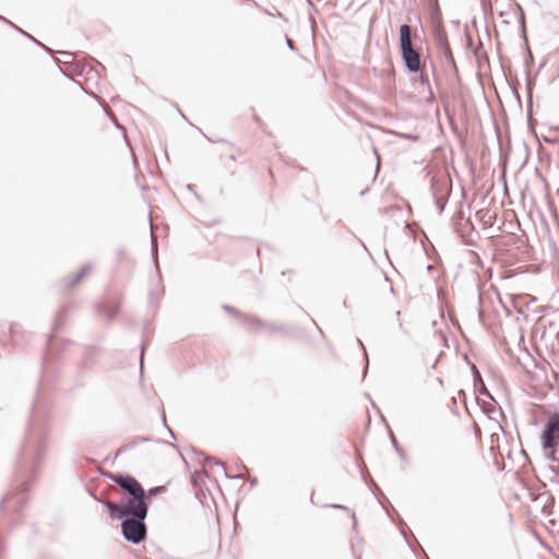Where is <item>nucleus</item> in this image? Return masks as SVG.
I'll list each match as a JSON object with an SVG mask.
<instances>
[{
	"label": "nucleus",
	"instance_id": "f257e3e1",
	"mask_svg": "<svg viewBox=\"0 0 559 559\" xmlns=\"http://www.w3.org/2000/svg\"><path fill=\"white\" fill-rule=\"evenodd\" d=\"M104 506L110 518L121 519V533L127 542L138 545L146 538L145 519L148 506L136 504L118 509L111 501H105Z\"/></svg>",
	"mask_w": 559,
	"mask_h": 559
},
{
	"label": "nucleus",
	"instance_id": "f03ea898",
	"mask_svg": "<svg viewBox=\"0 0 559 559\" xmlns=\"http://www.w3.org/2000/svg\"><path fill=\"white\" fill-rule=\"evenodd\" d=\"M399 51L409 73L421 72L420 53L413 45L412 27L408 24H402L399 27Z\"/></svg>",
	"mask_w": 559,
	"mask_h": 559
},
{
	"label": "nucleus",
	"instance_id": "7ed1b4c3",
	"mask_svg": "<svg viewBox=\"0 0 559 559\" xmlns=\"http://www.w3.org/2000/svg\"><path fill=\"white\" fill-rule=\"evenodd\" d=\"M115 483L128 493L127 498H122L119 502H112L118 509L136 504L148 506L143 486L133 476L117 475Z\"/></svg>",
	"mask_w": 559,
	"mask_h": 559
},
{
	"label": "nucleus",
	"instance_id": "20e7f679",
	"mask_svg": "<svg viewBox=\"0 0 559 559\" xmlns=\"http://www.w3.org/2000/svg\"><path fill=\"white\" fill-rule=\"evenodd\" d=\"M540 447L543 450L558 449L559 447V412L548 415L540 433Z\"/></svg>",
	"mask_w": 559,
	"mask_h": 559
},
{
	"label": "nucleus",
	"instance_id": "39448f33",
	"mask_svg": "<svg viewBox=\"0 0 559 559\" xmlns=\"http://www.w3.org/2000/svg\"><path fill=\"white\" fill-rule=\"evenodd\" d=\"M430 190L433 195L435 204L441 213L444 210L448 197L450 194V186L444 180L432 179Z\"/></svg>",
	"mask_w": 559,
	"mask_h": 559
},
{
	"label": "nucleus",
	"instance_id": "423d86ee",
	"mask_svg": "<svg viewBox=\"0 0 559 559\" xmlns=\"http://www.w3.org/2000/svg\"><path fill=\"white\" fill-rule=\"evenodd\" d=\"M93 271L92 264H85L80 271L73 275L63 277L59 283L58 287L60 290H70L76 286L85 276L91 274Z\"/></svg>",
	"mask_w": 559,
	"mask_h": 559
},
{
	"label": "nucleus",
	"instance_id": "0eeeda50",
	"mask_svg": "<svg viewBox=\"0 0 559 559\" xmlns=\"http://www.w3.org/2000/svg\"><path fill=\"white\" fill-rule=\"evenodd\" d=\"M93 271L92 264H85L80 271L73 275L63 277L59 283L58 287L60 290H70L76 286L85 276L91 274Z\"/></svg>",
	"mask_w": 559,
	"mask_h": 559
},
{
	"label": "nucleus",
	"instance_id": "6e6552de",
	"mask_svg": "<svg viewBox=\"0 0 559 559\" xmlns=\"http://www.w3.org/2000/svg\"><path fill=\"white\" fill-rule=\"evenodd\" d=\"M95 308L99 313L111 320L115 318L119 310V302L112 299H108L103 302H97Z\"/></svg>",
	"mask_w": 559,
	"mask_h": 559
},
{
	"label": "nucleus",
	"instance_id": "1a4fd4ad",
	"mask_svg": "<svg viewBox=\"0 0 559 559\" xmlns=\"http://www.w3.org/2000/svg\"><path fill=\"white\" fill-rule=\"evenodd\" d=\"M243 323L250 330L265 329L266 324L255 317H246Z\"/></svg>",
	"mask_w": 559,
	"mask_h": 559
},
{
	"label": "nucleus",
	"instance_id": "9d476101",
	"mask_svg": "<svg viewBox=\"0 0 559 559\" xmlns=\"http://www.w3.org/2000/svg\"><path fill=\"white\" fill-rule=\"evenodd\" d=\"M436 41L441 50L450 47L447 34L441 29L436 32Z\"/></svg>",
	"mask_w": 559,
	"mask_h": 559
},
{
	"label": "nucleus",
	"instance_id": "9b49d317",
	"mask_svg": "<svg viewBox=\"0 0 559 559\" xmlns=\"http://www.w3.org/2000/svg\"><path fill=\"white\" fill-rule=\"evenodd\" d=\"M399 228L407 237L408 240L413 239V241H417L416 235L407 222H404V225Z\"/></svg>",
	"mask_w": 559,
	"mask_h": 559
},
{
	"label": "nucleus",
	"instance_id": "f8f14e48",
	"mask_svg": "<svg viewBox=\"0 0 559 559\" xmlns=\"http://www.w3.org/2000/svg\"><path fill=\"white\" fill-rule=\"evenodd\" d=\"M265 330H267L270 332H276V333H280L283 335L288 333V329L286 326L275 325V324H271V323L265 324Z\"/></svg>",
	"mask_w": 559,
	"mask_h": 559
},
{
	"label": "nucleus",
	"instance_id": "ddd939ff",
	"mask_svg": "<svg viewBox=\"0 0 559 559\" xmlns=\"http://www.w3.org/2000/svg\"><path fill=\"white\" fill-rule=\"evenodd\" d=\"M204 464H206V465L214 464V465L221 466V468L223 469L224 475L226 477H229V475L225 471L224 464L219 460L211 457V456L204 454Z\"/></svg>",
	"mask_w": 559,
	"mask_h": 559
},
{
	"label": "nucleus",
	"instance_id": "4468645a",
	"mask_svg": "<svg viewBox=\"0 0 559 559\" xmlns=\"http://www.w3.org/2000/svg\"><path fill=\"white\" fill-rule=\"evenodd\" d=\"M442 52H443V57L447 60V62L456 71V64H455V60H454L453 53L451 51V48L449 47V48L442 49Z\"/></svg>",
	"mask_w": 559,
	"mask_h": 559
},
{
	"label": "nucleus",
	"instance_id": "2eb2a0df",
	"mask_svg": "<svg viewBox=\"0 0 559 559\" xmlns=\"http://www.w3.org/2000/svg\"><path fill=\"white\" fill-rule=\"evenodd\" d=\"M2 21H4L5 23L10 24L11 26H13L14 28H16L19 32L23 33L26 37L31 38L34 43H36L37 45L44 47L45 49H47L43 44H40L37 39H35L32 35L25 33L24 31H22L20 27H17L16 25H14L12 22H10L9 20L4 19V17H0Z\"/></svg>",
	"mask_w": 559,
	"mask_h": 559
},
{
	"label": "nucleus",
	"instance_id": "dca6fc26",
	"mask_svg": "<svg viewBox=\"0 0 559 559\" xmlns=\"http://www.w3.org/2000/svg\"><path fill=\"white\" fill-rule=\"evenodd\" d=\"M394 134L401 139H405V140H409V141H414V142L419 140V135H417V134L402 133V132H394Z\"/></svg>",
	"mask_w": 559,
	"mask_h": 559
},
{
	"label": "nucleus",
	"instance_id": "f3484780",
	"mask_svg": "<svg viewBox=\"0 0 559 559\" xmlns=\"http://www.w3.org/2000/svg\"><path fill=\"white\" fill-rule=\"evenodd\" d=\"M546 451H547V453L545 454V459L547 461H551V462L557 461L558 462V459L556 456L557 449H547Z\"/></svg>",
	"mask_w": 559,
	"mask_h": 559
},
{
	"label": "nucleus",
	"instance_id": "a211bd4d",
	"mask_svg": "<svg viewBox=\"0 0 559 559\" xmlns=\"http://www.w3.org/2000/svg\"><path fill=\"white\" fill-rule=\"evenodd\" d=\"M518 9H519V12H520L519 24L521 25L523 32H525V14H524V11H523V9H522V7L520 4H518Z\"/></svg>",
	"mask_w": 559,
	"mask_h": 559
},
{
	"label": "nucleus",
	"instance_id": "6ab92c4d",
	"mask_svg": "<svg viewBox=\"0 0 559 559\" xmlns=\"http://www.w3.org/2000/svg\"><path fill=\"white\" fill-rule=\"evenodd\" d=\"M151 248H152L151 249V257H152V259H153V261L155 263L156 269H158V263H157V249H158V247L152 246Z\"/></svg>",
	"mask_w": 559,
	"mask_h": 559
},
{
	"label": "nucleus",
	"instance_id": "aec40b11",
	"mask_svg": "<svg viewBox=\"0 0 559 559\" xmlns=\"http://www.w3.org/2000/svg\"><path fill=\"white\" fill-rule=\"evenodd\" d=\"M146 441H150V439L143 437V438H140L139 440H135V441L129 443L128 445H126V448H132V447L136 445L138 443H142V442H146Z\"/></svg>",
	"mask_w": 559,
	"mask_h": 559
},
{
	"label": "nucleus",
	"instance_id": "412c9836",
	"mask_svg": "<svg viewBox=\"0 0 559 559\" xmlns=\"http://www.w3.org/2000/svg\"><path fill=\"white\" fill-rule=\"evenodd\" d=\"M399 328H400L401 332H402L405 336L409 337L411 333H409V331H408V330L403 325V323H402V322H400V323H399Z\"/></svg>",
	"mask_w": 559,
	"mask_h": 559
},
{
	"label": "nucleus",
	"instance_id": "4be33fe9",
	"mask_svg": "<svg viewBox=\"0 0 559 559\" xmlns=\"http://www.w3.org/2000/svg\"><path fill=\"white\" fill-rule=\"evenodd\" d=\"M286 45H287V47H288L290 50H293V51H295V50H296V47H295L294 41H293L290 38H288L287 36H286Z\"/></svg>",
	"mask_w": 559,
	"mask_h": 559
},
{
	"label": "nucleus",
	"instance_id": "5701e85b",
	"mask_svg": "<svg viewBox=\"0 0 559 559\" xmlns=\"http://www.w3.org/2000/svg\"><path fill=\"white\" fill-rule=\"evenodd\" d=\"M11 500V496H5L2 501L0 502V508H3L5 504H8Z\"/></svg>",
	"mask_w": 559,
	"mask_h": 559
},
{
	"label": "nucleus",
	"instance_id": "b1692460",
	"mask_svg": "<svg viewBox=\"0 0 559 559\" xmlns=\"http://www.w3.org/2000/svg\"><path fill=\"white\" fill-rule=\"evenodd\" d=\"M328 507L333 508V509H341V510L347 509L345 506L338 504V503H332V504H329Z\"/></svg>",
	"mask_w": 559,
	"mask_h": 559
},
{
	"label": "nucleus",
	"instance_id": "393cba45",
	"mask_svg": "<svg viewBox=\"0 0 559 559\" xmlns=\"http://www.w3.org/2000/svg\"><path fill=\"white\" fill-rule=\"evenodd\" d=\"M419 73H420V82L428 84V75L426 73H423V71Z\"/></svg>",
	"mask_w": 559,
	"mask_h": 559
},
{
	"label": "nucleus",
	"instance_id": "a878e982",
	"mask_svg": "<svg viewBox=\"0 0 559 559\" xmlns=\"http://www.w3.org/2000/svg\"><path fill=\"white\" fill-rule=\"evenodd\" d=\"M472 370H473L475 379L478 378L481 381L480 374H479L477 368L475 367V365L472 366Z\"/></svg>",
	"mask_w": 559,
	"mask_h": 559
},
{
	"label": "nucleus",
	"instance_id": "bb28decb",
	"mask_svg": "<svg viewBox=\"0 0 559 559\" xmlns=\"http://www.w3.org/2000/svg\"><path fill=\"white\" fill-rule=\"evenodd\" d=\"M480 394L491 397L489 391L486 389V386L484 384H483V389L480 390Z\"/></svg>",
	"mask_w": 559,
	"mask_h": 559
},
{
	"label": "nucleus",
	"instance_id": "cd10ccee",
	"mask_svg": "<svg viewBox=\"0 0 559 559\" xmlns=\"http://www.w3.org/2000/svg\"><path fill=\"white\" fill-rule=\"evenodd\" d=\"M391 440H392V444L394 445V448L397 451H400L399 444H397L396 439H395V437L393 435H391Z\"/></svg>",
	"mask_w": 559,
	"mask_h": 559
},
{
	"label": "nucleus",
	"instance_id": "c85d7f7f",
	"mask_svg": "<svg viewBox=\"0 0 559 559\" xmlns=\"http://www.w3.org/2000/svg\"><path fill=\"white\" fill-rule=\"evenodd\" d=\"M160 488L159 487H155V488H152L148 490V496H154Z\"/></svg>",
	"mask_w": 559,
	"mask_h": 559
},
{
	"label": "nucleus",
	"instance_id": "c756f323",
	"mask_svg": "<svg viewBox=\"0 0 559 559\" xmlns=\"http://www.w3.org/2000/svg\"><path fill=\"white\" fill-rule=\"evenodd\" d=\"M228 478H230V479H245V476L241 475V474H238V475H235V476H229Z\"/></svg>",
	"mask_w": 559,
	"mask_h": 559
},
{
	"label": "nucleus",
	"instance_id": "7c9ffc66",
	"mask_svg": "<svg viewBox=\"0 0 559 559\" xmlns=\"http://www.w3.org/2000/svg\"><path fill=\"white\" fill-rule=\"evenodd\" d=\"M352 519H353V526L355 528L357 526V520H356L355 513H352Z\"/></svg>",
	"mask_w": 559,
	"mask_h": 559
},
{
	"label": "nucleus",
	"instance_id": "2f4dec72",
	"mask_svg": "<svg viewBox=\"0 0 559 559\" xmlns=\"http://www.w3.org/2000/svg\"><path fill=\"white\" fill-rule=\"evenodd\" d=\"M151 241H152V243H151L152 246L157 245L152 230H151Z\"/></svg>",
	"mask_w": 559,
	"mask_h": 559
},
{
	"label": "nucleus",
	"instance_id": "473e14b6",
	"mask_svg": "<svg viewBox=\"0 0 559 559\" xmlns=\"http://www.w3.org/2000/svg\"><path fill=\"white\" fill-rule=\"evenodd\" d=\"M224 309H225L227 312H233V311H234V309H233L230 306H227V305H225V306H224Z\"/></svg>",
	"mask_w": 559,
	"mask_h": 559
},
{
	"label": "nucleus",
	"instance_id": "72a5a7b5",
	"mask_svg": "<svg viewBox=\"0 0 559 559\" xmlns=\"http://www.w3.org/2000/svg\"><path fill=\"white\" fill-rule=\"evenodd\" d=\"M187 189H188L189 191H194V185L188 183V185H187Z\"/></svg>",
	"mask_w": 559,
	"mask_h": 559
},
{
	"label": "nucleus",
	"instance_id": "f704fd0d",
	"mask_svg": "<svg viewBox=\"0 0 559 559\" xmlns=\"http://www.w3.org/2000/svg\"><path fill=\"white\" fill-rule=\"evenodd\" d=\"M143 350H144V348L142 347V353H141V362H140L141 370L143 369Z\"/></svg>",
	"mask_w": 559,
	"mask_h": 559
},
{
	"label": "nucleus",
	"instance_id": "c9c22d12",
	"mask_svg": "<svg viewBox=\"0 0 559 559\" xmlns=\"http://www.w3.org/2000/svg\"><path fill=\"white\" fill-rule=\"evenodd\" d=\"M424 238H426V236H425V235H423V237L418 240L420 246H424V245H425Z\"/></svg>",
	"mask_w": 559,
	"mask_h": 559
},
{
	"label": "nucleus",
	"instance_id": "e433bc0d",
	"mask_svg": "<svg viewBox=\"0 0 559 559\" xmlns=\"http://www.w3.org/2000/svg\"><path fill=\"white\" fill-rule=\"evenodd\" d=\"M483 5H484V8H486L487 5H488L489 8H491V3H490V1H488V2L483 1Z\"/></svg>",
	"mask_w": 559,
	"mask_h": 559
},
{
	"label": "nucleus",
	"instance_id": "4c0bfd02",
	"mask_svg": "<svg viewBox=\"0 0 559 559\" xmlns=\"http://www.w3.org/2000/svg\"><path fill=\"white\" fill-rule=\"evenodd\" d=\"M60 71H61V73H62L63 75H66V78H68V79H70V80H72V81H73V79H72L69 74H67L62 69H60Z\"/></svg>",
	"mask_w": 559,
	"mask_h": 559
},
{
	"label": "nucleus",
	"instance_id": "58836bf2",
	"mask_svg": "<svg viewBox=\"0 0 559 559\" xmlns=\"http://www.w3.org/2000/svg\"><path fill=\"white\" fill-rule=\"evenodd\" d=\"M374 154H376V156H377V159L379 160V154H378V151H377V150H374ZM378 168H379V162L377 163V169H378Z\"/></svg>",
	"mask_w": 559,
	"mask_h": 559
},
{
	"label": "nucleus",
	"instance_id": "ea45409f",
	"mask_svg": "<svg viewBox=\"0 0 559 559\" xmlns=\"http://www.w3.org/2000/svg\"><path fill=\"white\" fill-rule=\"evenodd\" d=\"M367 191H368V188H366L365 190H362V191L360 192V195H365Z\"/></svg>",
	"mask_w": 559,
	"mask_h": 559
},
{
	"label": "nucleus",
	"instance_id": "a19ab883",
	"mask_svg": "<svg viewBox=\"0 0 559 559\" xmlns=\"http://www.w3.org/2000/svg\"><path fill=\"white\" fill-rule=\"evenodd\" d=\"M167 429H168L169 435H170L173 438H175L174 432H173L169 428H167Z\"/></svg>",
	"mask_w": 559,
	"mask_h": 559
},
{
	"label": "nucleus",
	"instance_id": "79ce46f5",
	"mask_svg": "<svg viewBox=\"0 0 559 559\" xmlns=\"http://www.w3.org/2000/svg\"><path fill=\"white\" fill-rule=\"evenodd\" d=\"M64 55H67V56H73V53H71V52H64ZM74 57H78V53H76V55H74Z\"/></svg>",
	"mask_w": 559,
	"mask_h": 559
},
{
	"label": "nucleus",
	"instance_id": "37998d69",
	"mask_svg": "<svg viewBox=\"0 0 559 559\" xmlns=\"http://www.w3.org/2000/svg\"><path fill=\"white\" fill-rule=\"evenodd\" d=\"M23 500V497L17 498V502H21Z\"/></svg>",
	"mask_w": 559,
	"mask_h": 559
},
{
	"label": "nucleus",
	"instance_id": "c03bdc74",
	"mask_svg": "<svg viewBox=\"0 0 559 559\" xmlns=\"http://www.w3.org/2000/svg\"><path fill=\"white\" fill-rule=\"evenodd\" d=\"M557 195L559 197V188L557 189Z\"/></svg>",
	"mask_w": 559,
	"mask_h": 559
}]
</instances>
